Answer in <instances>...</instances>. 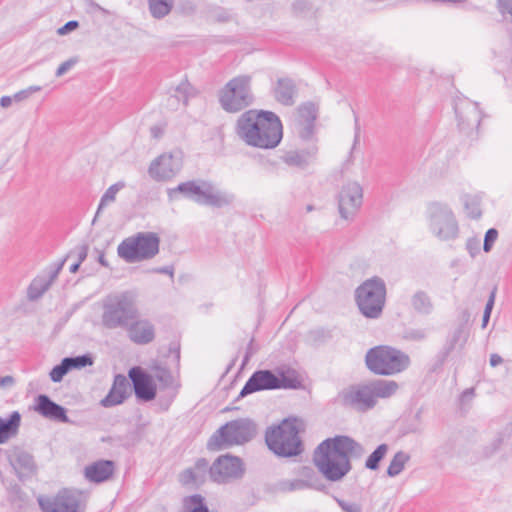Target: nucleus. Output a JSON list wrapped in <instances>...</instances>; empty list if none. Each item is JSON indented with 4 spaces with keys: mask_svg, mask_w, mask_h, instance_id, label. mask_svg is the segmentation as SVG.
<instances>
[{
    "mask_svg": "<svg viewBox=\"0 0 512 512\" xmlns=\"http://www.w3.org/2000/svg\"><path fill=\"white\" fill-rule=\"evenodd\" d=\"M364 447L348 436H336L321 442L314 451L313 462L329 481L343 479L352 469L351 458H361Z\"/></svg>",
    "mask_w": 512,
    "mask_h": 512,
    "instance_id": "1",
    "label": "nucleus"
},
{
    "mask_svg": "<svg viewBox=\"0 0 512 512\" xmlns=\"http://www.w3.org/2000/svg\"><path fill=\"white\" fill-rule=\"evenodd\" d=\"M236 132L247 145L273 149L282 139V124L279 117L270 111L248 110L237 120Z\"/></svg>",
    "mask_w": 512,
    "mask_h": 512,
    "instance_id": "2",
    "label": "nucleus"
},
{
    "mask_svg": "<svg viewBox=\"0 0 512 512\" xmlns=\"http://www.w3.org/2000/svg\"><path fill=\"white\" fill-rule=\"evenodd\" d=\"M100 308L104 329H125L139 316L138 294L133 290L110 293L100 301Z\"/></svg>",
    "mask_w": 512,
    "mask_h": 512,
    "instance_id": "3",
    "label": "nucleus"
},
{
    "mask_svg": "<svg viewBox=\"0 0 512 512\" xmlns=\"http://www.w3.org/2000/svg\"><path fill=\"white\" fill-rule=\"evenodd\" d=\"M167 193L170 200L176 199L177 194H182L200 205L216 208L228 206L234 201L232 193L221 191L212 182L206 180L183 182L175 188L168 189Z\"/></svg>",
    "mask_w": 512,
    "mask_h": 512,
    "instance_id": "4",
    "label": "nucleus"
},
{
    "mask_svg": "<svg viewBox=\"0 0 512 512\" xmlns=\"http://www.w3.org/2000/svg\"><path fill=\"white\" fill-rule=\"evenodd\" d=\"M301 386L298 373L289 367H277L274 371H255L245 383L239 397L263 390L297 389Z\"/></svg>",
    "mask_w": 512,
    "mask_h": 512,
    "instance_id": "5",
    "label": "nucleus"
},
{
    "mask_svg": "<svg viewBox=\"0 0 512 512\" xmlns=\"http://www.w3.org/2000/svg\"><path fill=\"white\" fill-rule=\"evenodd\" d=\"M268 448L279 457H293L303 452L296 419H285L279 425L269 427L265 433Z\"/></svg>",
    "mask_w": 512,
    "mask_h": 512,
    "instance_id": "6",
    "label": "nucleus"
},
{
    "mask_svg": "<svg viewBox=\"0 0 512 512\" xmlns=\"http://www.w3.org/2000/svg\"><path fill=\"white\" fill-rule=\"evenodd\" d=\"M257 433L256 424L247 418L227 422L208 440L207 448L211 451L222 450L234 445H243L251 441Z\"/></svg>",
    "mask_w": 512,
    "mask_h": 512,
    "instance_id": "7",
    "label": "nucleus"
},
{
    "mask_svg": "<svg viewBox=\"0 0 512 512\" xmlns=\"http://www.w3.org/2000/svg\"><path fill=\"white\" fill-rule=\"evenodd\" d=\"M160 238L154 232H138L125 238L117 247L118 256L126 263L150 260L159 253Z\"/></svg>",
    "mask_w": 512,
    "mask_h": 512,
    "instance_id": "8",
    "label": "nucleus"
},
{
    "mask_svg": "<svg viewBox=\"0 0 512 512\" xmlns=\"http://www.w3.org/2000/svg\"><path fill=\"white\" fill-rule=\"evenodd\" d=\"M368 369L378 375H394L408 368L410 358L390 346H377L368 350L365 357Z\"/></svg>",
    "mask_w": 512,
    "mask_h": 512,
    "instance_id": "9",
    "label": "nucleus"
},
{
    "mask_svg": "<svg viewBox=\"0 0 512 512\" xmlns=\"http://www.w3.org/2000/svg\"><path fill=\"white\" fill-rule=\"evenodd\" d=\"M254 101L251 91V77L240 75L232 78L219 91L221 107L230 113H236L250 106Z\"/></svg>",
    "mask_w": 512,
    "mask_h": 512,
    "instance_id": "10",
    "label": "nucleus"
},
{
    "mask_svg": "<svg viewBox=\"0 0 512 512\" xmlns=\"http://www.w3.org/2000/svg\"><path fill=\"white\" fill-rule=\"evenodd\" d=\"M386 297V286L379 277L363 282L356 289V302L361 313L371 319L380 317Z\"/></svg>",
    "mask_w": 512,
    "mask_h": 512,
    "instance_id": "11",
    "label": "nucleus"
},
{
    "mask_svg": "<svg viewBox=\"0 0 512 512\" xmlns=\"http://www.w3.org/2000/svg\"><path fill=\"white\" fill-rule=\"evenodd\" d=\"M427 220L430 232L440 241H451L458 237L459 225L447 204L430 203L427 208Z\"/></svg>",
    "mask_w": 512,
    "mask_h": 512,
    "instance_id": "12",
    "label": "nucleus"
},
{
    "mask_svg": "<svg viewBox=\"0 0 512 512\" xmlns=\"http://www.w3.org/2000/svg\"><path fill=\"white\" fill-rule=\"evenodd\" d=\"M42 512H78L80 507L79 494L62 489L56 495H40L37 498Z\"/></svg>",
    "mask_w": 512,
    "mask_h": 512,
    "instance_id": "13",
    "label": "nucleus"
},
{
    "mask_svg": "<svg viewBox=\"0 0 512 512\" xmlns=\"http://www.w3.org/2000/svg\"><path fill=\"white\" fill-rule=\"evenodd\" d=\"M244 473L243 463L239 457L222 455L209 468L211 479L217 483H226L240 478Z\"/></svg>",
    "mask_w": 512,
    "mask_h": 512,
    "instance_id": "14",
    "label": "nucleus"
},
{
    "mask_svg": "<svg viewBox=\"0 0 512 512\" xmlns=\"http://www.w3.org/2000/svg\"><path fill=\"white\" fill-rule=\"evenodd\" d=\"M363 202V189L358 182L351 181L343 185L338 195V208L340 216L349 220L352 219Z\"/></svg>",
    "mask_w": 512,
    "mask_h": 512,
    "instance_id": "15",
    "label": "nucleus"
},
{
    "mask_svg": "<svg viewBox=\"0 0 512 512\" xmlns=\"http://www.w3.org/2000/svg\"><path fill=\"white\" fill-rule=\"evenodd\" d=\"M458 126L462 132L470 135L479 127L481 111L477 102L467 98H458L454 105Z\"/></svg>",
    "mask_w": 512,
    "mask_h": 512,
    "instance_id": "16",
    "label": "nucleus"
},
{
    "mask_svg": "<svg viewBox=\"0 0 512 512\" xmlns=\"http://www.w3.org/2000/svg\"><path fill=\"white\" fill-rule=\"evenodd\" d=\"M181 168L182 158L179 154L164 153L151 162L148 173L156 181H168L178 174Z\"/></svg>",
    "mask_w": 512,
    "mask_h": 512,
    "instance_id": "17",
    "label": "nucleus"
},
{
    "mask_svg": "<svg viewBox=\"0 0 512 512\" xmlns=\"http://www.w3.org/2000/svg\"><path fill=\"white\" fill-rule=\"evenodd\" d=\"M135 395L143 401H151L156 396V386L152 376L145 373L140 367H133L129 371Z\"/></svg>",
    "mask_w": 512,
    "mask_h": 512,
    "instance_id": "18",
    "label": "nucleus"
},
{
    "mask_svg": "<svg viewBox=\"0 0 512 512\" xmlns=\"http://www.w3.org/2000/svg\"><path fill=\"white\" fill-rule=\"evenodd\" d=\"M128 338L137 345H146L155 339V326L148 319L136 318L124 329Z\"/></svg>",
    "mask_w": 512,
    "mask_h": 512,
    "instance_id": "19",
    "label": "nucleus"
},
{
    "mask_svg": "<svg viewBox=\"0 0 512 512\" xmlns=\"http://www.w3.org/2000/svg\"><path fill=\"white\" fill-rule=\"evenodd\" d=\"M343 400L345 404L351 405L358 410L365 411L376 405L369 383L352 387L344 393Z\"/></svg>",
    "mask_w": 512,
    "mask_h": 512,
    "instance_id": "20",
    "label": "nucleus"
},
{
    "mask_svg": "<svg viewBox=\"0 0 512 512\" xmlns=\"http://www.w3.org/2000/svg\"><path fill=\"white\" fill-rule=\"evenodd\" d=\"M8 461L20 480L30 476L35 471L32 455L19 447H14L8 451Z\"/></svg>",
    "mask_w": 512,
    "mask_h": 512,
    "instance_id": "21",
    "label": "nucleus"
},
{
    "mask_svg": "<svg viewBox=\"0 0 512 512\" xmlns=\"http://www.w3.org/2000/svg\"><path fill=\"white\" fill-rule=\"evenodd\" d=\"M35 410L45 418L62 423L70 422L65 408L52 401L47 395L41 394L36 398Z\"/></svg>",
    "mask_w": 512,
    "mask_h": 512,
    "instance_id": "22",
    "label": "nucleus"
},
{
    "mask_svg": "<svg viewBox=\"0 0 512 512\" xmlns=\"http://www.w3.org/2000/svg\"><path fill=\"white\" fill-rule=\"evenodd\" d=\"M115 471V464L110 460H98L84 469L85 478L93 483H102L109 480Z\"/></svg>",
    "mask_w": 512,
    "mask_h": 512,
    "instance_id": "23",
    "label": "nucleus"
},
{
    "mask_svg": "<svg viewBox=\"0 0 512 512\" xmlns=\"http://www.w3.org/2000/svg\"><path fill=\"white\" fill-rule=\"evenodd\" d=\"M209 463L206 459H198L193 467L187 468L179 475V481L183 485H200L205 481L209 472Z\"/></svg>",
    "mask_w": 512,
    "mask_h": 512,
    "instance_id": "24",
    "label": "nucleus"
},
{
    "mask_svg": "<svg viewBox=\"0 0 512 512\" xmlns=\"http://www.w3.org/2000/svg\"><path fill=\"white\" fill-rule=\"evenodd\" d=\"M128 382L125 376L116 375L113 385L104 399L101 400V405L104 407H112L121 404L127 396Z\"/></svg>",
    "mask_w": 512,
    "mask_h": 512,
    "instance_id": "25",
    "label": "nucleus"
},
{
    "mask_svg": "<svg viewBox=\"0 0 512 512\" xmlns=\"http://www.w3.org/2000/svg\"><path fill=\"white\" fill-rule=\"evenodd\" d=\"M316 149L291 150L285 153L283 161L291 167L306 168L314 160Z\"/></svg>",
    "mask_w": 512,
    "mask_h": 512,
    "instance_id": "26",
    "label": "nucleus"
},
{
    "mask_svg": "<svg viewBox=\"0 0 512 512\" xmlns=\"http://www.w3.org/2000/svg\"><path fill=\"white\" fill-rule=\"evenodd\" d=\"M296 95V87L294 82L289 78L278 79L274 88V96L276 100L284 105L291 106L294 104Z\"/></svg>",
    "mask_w": 512,
    "mask_h": 512,
    "instance_id": "27",
    "label": "nucleus"
},
{
    "mask_svg": "<svg viewBox=\"0 0 512 512\" xmlns=\"http://www.w3.org/2000/svg\"><path fill=\"white\" fill-rule=\"evenodd\" d=\"M372 390L374 399L389 398L398 390V383L394 380L377 379L368 382Z\"/></svg>",
    "mask_w": 512,
    "mask_h": 512,
    "instance_id": "28",
    "label": "nucleus"
},
{
    "mask_svg": "<svg viewBox=\"0 0 512 512\" xmlns=\"http://www.w3.org/2000/svg\"><path fill=\"white\" fill-rule=\"evenodd\" d=\"M192 93L191 85L186 81L181 82L168 98V106L172 109H178L180 105L186 106Z\"/></svg>",
    "mask_w": 512,
    "mask_h": 512,
    "instance_id": "29",
    "label": "nucleus"
},
{
    "mask_svg": "<svg viewBox=\"0 0 512 512\" xmlns=\"http://www.w3.org/2000/svg\"><path fill=\"white\" fill-rule=\"evenodd\" d=\"M20 414L17 411L11 413L9 419L4 420L0 417V444L7 442V440L16 434L20 425Z\"/></svg>",
    "mask_w": 512,
    "mask_h": 512,
    "instance_id": "30",
    "label": "nucleus"
},
{
    "mask_svg": "<svg viewBox=\"0 0 512 512\" xmlns=\"http://www.w3.org/2000/svg\"><path fill=\"white\" fill-rule=\"evenodd\" d=\"M147 2L149 12L155 19L167 16L174 6V0H147Z\"/></svg>",
    "mask_w": 512,
    "mask_h": 512,
    "instance_id": "31",
    "label": "nucleus"
},
{
    "mask_svg": "<svg viewBox=\"0 0 512 512\" xmlns=\"http://www.w3.org/2000/svg\"><path fill=\"white\" fill-rule=\"evenodd\" d=\"M308 488L320 489L315 481L311 478L304 479H293V480H283L279 483V489L283 492H292L297 490H304Z\"/></svg>",
    "mask_w": 512,
    "mask_h": 512,
    "instance_id": "32",
    "label": "nucleus"
},
{
    "mask_svg": "<svg viewBox=\"0 0 512 512\" xmlns=\"http://www.w3.org/2000/svg\"><path fill=\"white\" fill-rule=\"evenodd\" d=\"M411 304L414 310L421 314H429L433 310L431 298L424 291H417L411 298Z\"/></svg>",
    "mask_w": 512,
    "mask_h": 512,
    "instance_id": "33",
    "label": "nucleus"
},
{
    "mask_svg": "<svg viewBox=\"0 0 512 512\" xmlns=\"http://www.w3.org/2000/svg\"><path fill=\"white\" fill-rule=\"evenodd\" d=\"M410 455L404 451H398L391 459L387 468V475L389 477L398 476L405 468V465L409 462Z\"/></svg>",
    "mask_w": 512,
    "mask_h": 512,
    "instance_id": "34",
    "label": "nucleus"
},
{
    "mask_svg": "<svg viewBox=\"0 0 512 512\" xmlns=\"http://www.w3.org/2000/svg\"><path fill=\"white\" fill-rule=\"evenodd\" d=\"M299 117L306 123L307 134L311 133V128L317 116V107L311 103H305L298 108Z\"/></svg>",
    "mask_w": 512,
    "mask_h": 512,
    "instance_id": "35",
    "label": "nucleus"
},
{
    "mask_svg": "<svg viewBox=\"0 0 512 512\" xmlns=\"http://www.w3.org/2000/svg\"><path fill=\"white\" fill-rule=\"evenodd\" d=\"M151 376L161 383L164 387H169L173 382V376L170 370L158 362H155L150 367Z\"/></svg>",
    "mask_w": 512,
    "mask_h": 512,
    "instance_id": "36",
    "label": "nucleus"
},
{
    "mask_svg": "<svg viewBox=\"0 0 512 512\" xmlns=\"http://www.w3.org/2000/svg\"><path fill=\"white\" fill-rule=\"evenodd\" d=\"M50 285L51 281H47L44 278L34 279L28 288V298L30 300L40 298L49 289Z\"/></svg>",
    "mask_w": 512,
    "mask_h": 512,
    "instance_id": "37",
    "label": "nucleus"
},
{
    "mask_svg": "<svg viewBox=\"0 0 512 512\" xmlns=\"http://www.w3.org/2000/svg\"><path fill=\"white\" fill-rule=\"evenodd\" d=\"M388 445H379L367 458L365 467L370 470H377L379 468L380 461L385 457L388 452Z\"/></svg>",
    "mask_w": 512,
    "mask_h": 512,
    "instance_id": "38",
    "label": "nucleus"
},
{
    "mask_svg": "<svg viewBox=\"0 0 512 512\" xmlns=\"http://www.w3.org/2000/svg\"><path fill=\"white\" fill-rule=\"evenodd\" d=\"M125 187V183L122 182V181H119L113 185H111L106 191L105 193L103 194V196L101 197V200H100V204H99V207H98V211L97 213H99V211L106 205H108L109 203H112L113 201H115V198H116V194Z\"/></svg>",
    "mask_w": 512,
    "mask_h": 512,
    "instance_id": "39",
    "label": "nucleus"
},
{
    "mask_svg": "<svg viewBox=\"0 0 512 512\" xmlns=\"http://www.w3.org/2000/svg\"><path fill=\"white\" fill-rule=\"evenodd\" d=\"M185 507H192L190 512H209L201 495L195 494L184 499Z\"/></svg>",
    "mask_w": 512,
    "mask_h": 512,
    "instance_id": "40",
    "label": "nucleus"
},
{
    "mask_svg": "<svg viewBox=\"0 0 512 512\" xmlns=\"http://www.w3.org/2000/svg\"><path fill=\"white\" fill-rule=\"evenodd\" d=\"M65 364L68 365L69 370L74 368H83L93 364V359L90 355H80L76 357H66Z\"/></svg>",
    "mask_w": 512,
    "mask_h": 512,
    "instance_id": "41",
    "label": "nucleus"
},
{
    "mask_svg": "<svg viewBox=\"0 0 512 512\" xmlns=\"http://www.w3.org/2000/svg\"><path fill=\"white\" fill-rule=\"evenodd\" d=\"M41 90V86L32 85L14 93L12 95V99H14L15 103H21L27 101L34 93L40 92Z\"/></svg>",
    "mask_w": 512,
    "mask_h": 512,
    "instance_id": "42",
    "label": "nucleus"
},
{
    "mask_svg": "<svg viewBox=\"0 0 512 512\" xmlns=\"http://www.w3.org/2000/svg\"><path fill=\"white\" fill-rule=\"evenodd\" d=\"M464 205L469 217L473 219L480 218L482 211L479 206V201L476 198L467 197Z\"/></svg>",
    "mask_w": 512,
    "mask_h": 512,
    "instance_id": "43",
    "label": "nucleus"
},
{
    "mask_svg": "<svg viewBox=\"0 0 512 512\" xmlns=\"http://www.w3.org/2000/svg\"><path fill=\"white\" fill-rule=\"evenodd\" d=\"M312 4L308 0H296L292 4L294 14L305 16L312 11Z\"/></svg>",
    "mask_w": 512,
    "mask_h": 512,
    "instance_id": "44",
    "label": "nucleus"
},
{
    "mask_svg": "<svg viewBox=\"0 0 512 512\" xmlns=\"http://www.w3.org/2000/svg\"><path fill=\"white\" fill-rule=\"evenodd\" d=\"M68 365L65 364V359L59 365H56L50 372V378L53 382H59L69 372Z\"/></svg>",
    "mask_w": 512,
    "mask_h": 512,
    "instance_id": "45",
    "label": "nucleus"
},
{
    "mask_svg": "<svg viewBox=\"0 0 512 512\" xmlns=\"http://www.w3.org/2000/svg\"><path fill=\"white\" fill-rule=\"evenodd\" d=\"M465 247H466V250L468 251V253L470 254V256L472 258H474L476 255H478L480 253V248H481L480 239L477 237H471V238L467 239Z\"/></svg>",
    "mask_w": 512,
    "mask_h": 512,
    "instance_id": "46",
    "label": "nucleus"
},
{
    "mask_svg": "<svg viewBox=\"0 0 512 512\" xmlns=\"http://www.w3.org/2000/svg\"><path fill=\"white\" fill-rule=\"evenodd\" d=\"M497 237L498 231L496 229L490 228L487 230L483 243V249L485 252H489L491 250L494 242L497 240Z\"/></svg>",
    "mask_w": 512,
    "mask_h": 512,
    "instance_id": "47",
    "label": "nucleus"
},
{
    "mask_svg": "<svg viewBox=\"0 0 512 512\" xmlns=\"http://www.w3.org/2000/svg\"><path fill=\"white\" fill-rule=\"evenodd\" d=\"M88 254V246L86 244L79 245L75 247L70 253L67 255V258L75 256L77 262L80 264L86 259Z\"/></svg>",
    "mask_w": 512,
    "mask_h": 512,
    "instance_id": "48",
    "label": "nucleus"
},
{
    "mask_svg": "<svg viewBox=\"0 0 512 512\" xmlns=\"http://www.w3.org/2000/svg\"><path fill=\"white\" fill-rule=\"evenodd\" d=\"M403 337L406 340L422 341L426 337V332H425L424 329H420V328H417V329H407L404 332V336Z\"/></svg>",
    "mask_w": 512,
    "mask_h": 512,
    "instance_id": "49",
    "label": "nucleus"
},
{
    "mask_svg": "<svg viewBox=\"0 0 512 512\" xmlns=\"http://www.w3.org/2000/svg\"><path fill=\"white\" fill-rule=\"evenodd\" d=\"M338 505L345 512H362V507L360 504L355 502H348L342 499H336Z\"/></svg>",
    "mask_w": 512,
    "mask_h": 512,
    "instance_id": "50",
    "label": "nucleus"
},
{
    "mask_svg": "<svg viewBox=\"0 0 512 512\" xmlns=\"http://www.w3.org/2000/svg\"><path fill=\"white\" fill-rule=\"evenodd\" d=\"M213 19L219 23H226L232 20V15L229 11L218 8L212 14Z\"/></svg>",
    "mask_w": 512,
    "mask_h": 512,
    "instance_id": "51",
    "label": "nucleus"
},
{
    "mask_svg": "<svg viewBox=\"0 0 512 512\" xmlns=\"http://www.w3.org/2000/svg\"><path fill=\"white\" fill-rule=\"evenodd\" d=\"M76 63V60L75 59H69L65 62H63L56 70V76L57 77H61L63 76L66 72H68Z\"/></svg>",
    "mask_w": 512,
    "mask_h": 512,
    "instance_id": "52",
    "label": "nucleus"
},
{
    "mask_svg": "<svg viewBox=\"0 0 512 512\" xmlns=\"http://www.w3.org/2000/svg\"><path fill=\"white\" fill-rule=\"evenodd\" d=\"M79 26V23L78 21L76 20H71V21H68L65 25H63L62 27H60L58 30H57V33L59 35H66L68 33H70L71 31L75 30L76 28H78Z\"/></svg>",
    "mask_w": 512,
    "mask_h": 512,
    "instance_id": "53",
    "label": "nucleus"
},
{
    "mask_svg": "<svg viewBox=\"0 0 512 512\" xmlns=\"http://www.w3.org/2000/svg\"><path fill=\"white\" fill-rule=\"evenodd\" d=\"M464 337V330L462 327H459L457 328L454 332H453V335L451 337V347H454L460 340L461 338Z\"/></svg>",
    "mask_w": 512,
    "mask_h": 512,
    "instance_id": "54",
    "label": "nucleus"
},
{
    "mask_svg": "<svg viewBox=\"0 0 512 512\" xmlns=\"http://www.w3.org/2000/svg\"><path fill=\"white\" fill-rule=\"evenodd\" d=\"M14 102V99H12V96H2L0 98V106L4 109L9 108Z\"/></svg>",
    "mask_w": 512,
    "mask_h": 512,
    "instance_id": "55",
    "label": "nucleus"
},
{
    "mask_svg": "<svg viewBox=\"0 0 512 512\" xmlns=\"http://www.w3.org/2000/svg\"><path fill=\"white\" fill-rule=\"evenodd\" d=\"M494 302H495V291H492L489 296V299L486 303L484 311H488L491 313L493 306H494Z\"/></svg>",
    "mask_w": 512,
    "mask_h": 512,
    "instance_id": "56",
    "label": "nucleus"
},
{
    "mask_svg": "<svg viewBox=\"0 0 512 512\" xmlns=\"http://www.w3.org/2000/svg\"><path fill=\"white\" fill-rule=\"evenodd\" d=\"M503 362V359L500 355L498 354H491L490 356V365L492 367H496L498 365H500L501 363Z\"/></svg>",
    "mask_w": 512,
    "mask_h": 512,
    "instance_id": "57",
    "label": "nucleus"
},
{
    "mask_svg": "<svg viewBox=\"0 0 512 512\" xmlns=\"http://www.w3.org/2000/svg\"><path fill=\"white\" fill-rule=\"evenodd\" d=\"M150 133L153 138L157 139L161 137V135L163 134V130L159 126H152L150 128Z\"/></svg>",
    "mask_w": 512,
    "mask_h": 512,
    "instance_id": "58",
    "label": "nucleus"
},
{
    "mask_svg": "<svg viewBox=\"0 0 512 512\" xmlns=\"http://www.w3.org/2000/svg\"><path fill=\"white\" fill-rule=\"evenodd\" d=\"M13 382H14V379L12 376H4V377L0 378V386H2V387L10 386L13 384Z\"/></svg>",
    "mask_w": 512,
    "mask_h": 512,
    "instance_id": "59",
    "label": "nucleus"
},
{
    "mask_svg": "<svg viewBox=\"0 0 512 512\" xmlns=\"http://www.w3.org/2000/svg\"><path fill=\"white\" fill-rule=\"evenodd\" d=\"M155 271L158 272V273H161V274H168L171 277H173V273H174L173 268L170 267V266H165V267H162V268H158Z\"/></svg>",
    "mask_w": 512,
    "mask_h": 512,
    "instance_id": "60",
    "label": "nucleus"
},
{
    "mask_svg": "<svg viewBox=\"0 0 512 512\" xmlns=\"http://www.w3.org/2000/svg\"><path fill=\"white\" fill-rule=\"evenodd\" d=\"M491 313L488 311H484L483 319H482V327L485 328L489 322Z\"/></svg>",
    "mask_w": 512,
    "mask_h": 512,
    "instance_id": "61",
    "label": "nucleus"
},
{
    "mask_svg": "<svg viewBox=\"0 0 512 512\" xmlns=\"http://www.w3.org/2000/svg\"><path fill=\"white\" fill-rule=\"evenodd\" d=\"M98 262H99L102 266H104V267H109V264H108V262H107V260H106V258H105V255H104L103 253H101V254L99 255V257H98Z\"/></svg>",
    "mask_w": 512,
    "mask_h": 512,
    "instance_id": "62",
    "label": "nucleus"
},
{
    "mask_svg": "<svg viewBox=\"0 0 512 512\" xmlns=\"http://www.w3.org/2000/svg\"><path fill=\"white\" fill-rule=\"evenodd\" d=\"M64 262H65V260H63V261L60 263V265L58 266V268L56 269V271H55L54 273H52L51 278H50V280H49V281H51V282H52V281L57 277V274H58V272L60 271V269L63 267Z\"/></svg>",
    "mask_w": 512,
    "mask_h": 512,
    "instance_id": "63",
    "label": "nucleus"
},
{
    "mask_svg": "<svg viewBox=\"0 0 512 512\" xmlns=\"http://www.w3.org/2000/svg\"><path fill=\"white\" fill-rule=\"evenodd\" d=\"M80 265H81V264H80L79 262H77V261H76L75 263H73V264L70 266V272H71V273H76V272L78 271V269H79Z\"/></svg>",
    "mask_w": 512,
    "mask_h": 512,
    "instance_id": "64",
    "label": "nucleus"
}]
</instances>
